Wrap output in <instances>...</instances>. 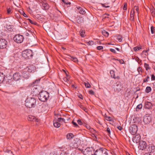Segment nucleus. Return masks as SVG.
<instances>
[{"mask_svg":"<svg viewBox=\"0 0 155 155\" xmlns=\"http://www.w3.org/2000/svg\"><path fill=\"white\" fill-rule=\"evenodd\" d=\"M142 105L141 104H140L137 106L136 109H140L142 108Z\"/></svg>","mask_w":155,"mask_h":155,"instance_id":"a19ab883","label":"nucleus"},{"mask_svg":"<svg viewBox=\"0 0 155 155\" xmlns=\"http://www.w3.org/2000/svg\"><path fill=\"white\" fill-rule=\"evenodd\" d=\"M77 8L80 14L84 15L86 13V12L84 9L81 7L80 6L77 7Z\"/></svg>","mask_w":155,"mask_h":155,"instance_id":"6ab92c4d","label":"nucleus"},{"mask_svg":"<svg viewBox=\"0 0 155 155\" xmlns=\"http://www.w3.org/2000/svg\"><path fill=\"white\" fill-rule=\"evenodd\" d=\"M94 42L92 41H89L87 43V44L88 45H92L94 44Z\"/></svg>","mask_w":155,"mask_h":155,"instance_id":"a18cd8bd","label":"nucleus"},{"mask_svg":"<svg viewBox=\"0 0 155 155\" xmlns=\"http://www.w3.org/2000/svg\"><path fill=\"white\" fill-rule=\"evenodd\" d=\"M106 131L107 132V133H108V134L109 135H110V129L109 127H107V128Z\"/></svg>","mask_w":155,"mask_h":155,"instance_id":"37998d69","label":"nucleus"},{"mask_svg":"<svg viewBox=\"0 0 155 155\" xmlns=\"http://www.w3.org/2000/svg\"><path fill=\"white\" fill-rule=\"evenodd\" d=\"M28 20L29 21V22L31 24L35 25H37V23L34 21H32L30 19H28Z\"/></svg>","mask_w":155,"mask_h":155,"instance_id":"c9c22d12","label":"nucleus"},{"mask_svg":"<svg viewBox=\"0 0 155 155\" xmlns=\"http://www.w3.org/2000/svg\"><path fill=\"white\" fill-rule=\"evenodd\" d=\"M86 127L89 130H90V129H91L90 126L88 125H86Z\"/></svg>","mask_w":155,"mask_h":155,"instance_id":"e2e57ef3","label":"nucleus"},{"mask_svg":"<svg viewBox=\"0 0 155 155\" xmlns=\"http://www.w3.org/2000/svg\"><path fill=\"white\" fill-rule=\"evenodd\" d=\"M61 1L64 4L70 5L71 4V3L68 2V0H61Z\"/></svg>","mask_w":155,"mask_h":155,"instance_id":"473e14b6","label":"nucleus"},{"mask_svg":"<svg viewBox=\"0 0 155 155\" xmlns=\"http://www.w3.org/2000/svg\"><path fill=\"white\" fill-rule=\"evenodd\" d=\"M97 49L98 50H101L103 49V47L102 46H98L97 47Z\"/></svg>","mask_w":155,"mask_h":155,"instance_id":"603ef678","label":"nucleus"},{"mask_svg":"<svg viewBox=\"0 0 155 155\" xmlns=\"http://www.w3.org/2000/svg\"><path fill=\"white\" fill-rule=\"evenodd\" d=\"M127 4L126 3H124V6L123 8V9L124 10H127Z\"/></svg>","mask_w":155,"mask_h":155,"instance_id":"864d4df0","label":"nucleus"},{"mask_svg":"<svg viewBox=\"0 0 155 155\" xmlns=\"http://www.w3.org/2000/svg\"><path fill=\"white\" fill-rule=\"evenodd\" d=\"M37 99L34 97H28L25 101V105L28 108L34 107L36 105Z\"/></svg>","mask_w":155,"mask_h":155,"instance_id":"f257e3e1","label":"nucleus"},{"mask_svg":"<svg viewBox=\"0 0 155 155\" xmlns=\"http://www.w3.org/2000/svg\"><path fill=\"white\" fill-rule=\"evenodd\" d=\"M137 70L139 73V74H141L143 72L142 68L140 67H139L138 68Z\"/></svg>","mask_w":155,"mask_h":155,"instance_id":"7c9ffc66","label":"nucleus"},{"mask_svg":"<svg viewBox=\"0 0 155 155\" xmlns=\"http://www.w3.org/2000/svg\"><path fill=\"white\" fill-rule=\"evenodd\" d=\"M7 13L8 14H9L11 11V9L10 8H7Z\"/></svg>","mask_w":155,"mask_h":155,"instance_id":"8fccbe9b","label":"nucleus"},{"mask_svg":"<svg viewBox=\"0 0 155 155\" xmlns=\"http://www.w3.org/2000/svg\"><path fill=\"white\" fill-rule=\"evenodd\" d=\"M61 152L60 153V155H66V153L65 152L63 151H61Z\"/></svg>","mask_w":155,"mask_h":155,"instance_id":"052dcab7","label":"nucleus"},{"mask_svg":"<svg viewBox=\"0 0 155 155\" xmlns=\"http://www.w3.org/2000/svg\"><path fill=\"white\" fill-rule=\"evenodd\" d=\"M155 149V146L153 145L149 144L147 147L145 151L148 153H153L154 152Z\"/></svg>","mask_w":155,"mask_h":155,"instance_id":"9d476101","label":"nucleus"},{"mask_svg":"<svg viewBox=\"0 0 155 155\" xmlns=\"http://www.w3.org/2000/svg\"><path fill=\"white\" fill-rule=\"evenodd\" d=\"M69 76H68V74H67V76H66V77L65 78H64V80L65 81L67 82L68 83V82L69 83H70V81L69 80Z\"/></svg>","mask_w":155,"mask_h":155,"instance_id":"72a5a7b5","label":"nucleus"},{"mask_svg":"<svg viewBox=\"0 0 155 155\" xmlns=\"http://www.w3.org/2000/svg\"><path fill=\"white\" fill-rule=\"evenodd\" d=\"M5 78V76L3 73L0 72V83L3 82Z\"/></svg>","mask_w":155,"mask_h":155,"instance_id":"4be33fe9","label":"nucleus"},{"mask_svg":"<svg viewBox=\"0 0 155 155\" xmlns=\"http://www.w3.org/2000/svg\"><path fill=\"white\" fill-rule=\"evenodd\" d=\"M151 88L150 86H147L146 87L145 91L147 93H149L151 91Z\"/></svg>","mask_w":155,"mask_h":155,"instance_id":"c756f323","label":"nucleus"},{"mask_svg":"<svg viewBox=\"0 0 155 155\" xmlns=\"http://www.w3.org/2000/svg\"><path fill=\"white\" fill-rule=\"evenodd\" d=\"M94 155H108V153L106 149L101 147L96 150Z\"/></svg>","mask_w":155,"mask_h":155,"instance_id":"7ed1b4c3","label":"nucleus"},{"mask_svg":"<svg viewBox=\"0 0 155 155\" xmlns=\"http://www.w3.org/2000/svg\"><path fill=\"white\" fill-rule=\"evenodd\" d=\"M137 127L136 125L134 124L131 125L129 128L130 133L132 135H134L137 133Z\"/></svg>","mask_w":155,"mask_h":155,"instance_id":"1a4fd4ad","label":"nucleus"},{"mask_svg":"<svg viewBox=\"0 0 155 155\" xmlns=\"http://www.w3.org/2000/svg\"><path fill=\"white\" fill-rule=\"evenodd\" d=\"M72 123L75 127H79L78 125L77 124L76 122H74V121H72Z\"/></svg>","mask_w":155,"mask_h":155,"instance_id":"c03bdc74","label":"nucleus"},{"mask_svg":"<svg viewBox=\"0 0 155 155\" xmlns=\"http://www.w3.org/2000/svg\"><path fill=\"white\" fill-rule=\"evenodd\" d=\"M70 59H71V60L73 61L74 62H77L78 61V60L77 58L75 57H72L71 56H70Z\"/></svg>","mask_w":155,"mask_h":155,"instance_id":"2f4dec72","label":"nucleus"},{"mask_svg":"<svg viewBox=\"0 0 155 155\" xmlns=\"http://www.w3.org/2000/svg\"><path fill=\"white\" fill-rule=\"evenodd\" d=\"M152 106V104L150 102H147L145 103V104L144 107L145 108L150 109L151 108Z\"/></svg>","mask_w":155,"mask_h":155,"instance_id":"f3484780","label":"nucleus"},{"mask_svg":"<svg viewBox=\"0 0 155 155\" xmlns=\"http://www.w3.org/2000/svg\"><path fill=\"white\" fill-rule=\"evenodd\" d=\"M89 93L91 95H94V91L92 90H90L89 91Z\"/></svg>","mask_w":155,"mask_h":155,"instance_id":"09e8293b","label":"nucleus"},{"mask_svg":"<svg viewBox=\"0 0 155 155\" xmlns=\"http://www.w3.org/2000/svg\"><path fill=\"white\" fill-rule=\"evenodd\" d=\"M40 79L39 80H36L34 82H33V84H32L31 85H30V86L31 87H33L34 86L35 84V85H36L40 81Z\"/></svg>","mask_w":155,"mask_h":155,"instance_id":"bb28decb","label":"nucleus"},{"mask_svg":"<svg viewBox=\"0 0 155 155\" xmlns=\"http://www.w3.org/2000/svg\"><path fill=\"white\" fill-rule=\"evenodd\" d=\"M59 48L60 49H62L64 50L66 49L65 48L62 47L61 45H59Z\"/></svg>","mask_w":155,"mask_h":155,"instance_id":"bf43d9fd","label":"nucleus"},{"mask_svg":"<svg viewBox=\"0 0 155 155\" xmlns=\"http://www.w3.org/2000/svg\"><path fill=\"white\" fill-rule=\"evenodd\" d=\"M102 33L103 35L105 37H108L109 35V33L108 32L106 31L105 30H103L102 31Z\"/></svg>","mask_w":155,"mask_h":155,"instance_id":"cd10ccee","label":"nucleus"},{"mask_svg":"<svg viewBox=\"0 0 155 155\" xmlns=\"http://www.w3.org/2000/svg\"><path fill=\"white\" fill-rule=\"evenodd\" d=\"M7 45V42L6 40L3 38H0V48H5Z\"/></svg>","mask_w":155,"mask_h":155,"instance_id":"9b49d317","label":"nucleus"},{"mask_svg":"<svg viewBox=\"0 0 155 155\" xmlns=\"http://www.w3.org/2000/svg\"><path fill=\"white\" fill-rule=\"evenodd\" d=\"M55 116L54 117V125L55 127H58V114H54Z\"/></svg>","mask_w":155,"mask_h":155,"instance_id":"4468645a","label":"nucleus"},{"mask_svg":"<svg viewBox=\"0 0 155 155\" xmlns=\"http://www.w3.org/2000/svg\"><path fill=\"white\" fill-rule=\"evenodd\" d=\"M80 139L79 138H77L74 139L73 142H71L70 145L72 149H76L77 148L79 145Z\"/></svg>","mask_w":155,"mask_h":155,"instance_id":"0eeeda50","label":"nucleus"},{"mask_svg":"<svg viewBox=\"0 0 155 155\" xmlns=\"http://www.w3.org/2000/svg\"><path fill=\"white\" fill-rule=\"evenodd\" d=\"M117 128L120 130H121L122 129V127L120 126L117 127Z\"/></svg>","mask_w":155,"mask_h":155,"instance_id":"774afa93","label":"nucleus"},{"mask_svg":"<svg viewBox=\"0 0 155 155\" xmlns=\"http://www.w3.org/2000/svg\"><path fill=\"white\" fill-rule=\"evenodd\" d=\"M22 74L23 77L24 78L27 79L29 78L28 73L26 71H24Z\"/></svg>","mask_w":155,"mask_h":155,"instance_id":"aec40b11","label":"nucleus"},{"mask_svg":"<svg viewBox=\"0 0 155 155\" xmlns=\"http://www.w3.org/2000/svg\"><path fill=\"white\" fill-rule=\"evenodd\" d=\"M74 136L72 133H69L66 136V138L67 139H71Z\"/></svg>","mask_w":155,"mask_h":155,"instance_id":"5701e85b","label":"nucleus"},{"mask_svg":"<svg viewBox=\"0 0 155 155\" xmlns=\"http://www.w3.org/2000/svg\"><path fill=\"white\" fill-rule=\"evenodd\" d=\"M65 148V147L62 146V147H59V149L61 151H63Z\"/></svg>","mask_w":155,"mask_h":155,"instance_id":"49530a36","label":"nucleus"},{"mask_svg":"<svg viewBox=\"0 0 155 155\" xmlns=\"http://www.w3.org/2000/svg\"><path fill=\"white\" fill-rule=\"evenodd\" d=\"M81 152L84 155H94V150L92 147H87L84 150H82Z\"/></svg>","mask_w":155,"mask_h":155,"instance_id":"20e7f679","label":"nucleus"},{"mask_svg":"<svg viewBox=\"0 0 155 155\" xmlns=\"http://www.w3.org/2000/svg\"><path fill=\"white\" fill-rule=\"evenodd\" d=\"M134 8H135V10H136V11L137 12V14H138V10H139L138 7L137 6H135L134 7Z\"/></svg>","mask_w":155,"mask_h":155,"instance_id":"6e6d98bb","label":"nucleus"},{"mask_svg":"<svg viewBox=\"0 0 155 155\" xmlns=\"http://www.w3.org/2000/svg\"><path fill=\"white\" fill-rule=\"evenodd\" d=\"M22 57L25 59L30 58L33 56L32 51L30 49H27L22 52Z\"/></svg>","mask_w":155,"mask_h":155,"instance_id":"39448f33","label":"nucleus"},{"mask_svg":"<svg viewBox=\"0 0 155 155\" xmlns=\"http://www.w3.org/2000/svg\"><path fill=\"white\" fill-rule=\"evenodd\" d=\"M151 31L152 34H153L154 33V31L155 30V27L153 26H152L151 27Z\"/></svg>","mask_w":155,"mask_h":155,"instance_id":"ea45409f","label":"nucleus"},{"mask_svg":"<svg viewBox=\"0 0 155 155\" xmlns=\"http://www.w3.org/2000/svg\"><path fill=\"white\" fill-rule=\"evenodd\" d=\"M41 5L42 6L43 9L45 10H47L49 8V6L47 3L43 2L42 3L41 2Z\"/></svg>","mask_w":155,"mask_h":155,"instance_id":"a211bd4d","label":"nucleus"},{"mask_svg":"<svg viewBox=\"0 0 155 155\" xmlns=\"http://www.w3.org/2000/svg\"><path fill=\"white\" fill-rule=\"evenodd\" d=\"M80 33L81 35V36L83 37H85V32L84 30H81L80 31Z\"/></svg>","mask_w":155,"mask_h":155,"instance_id":"c85d7f7f","label":"nucleus"},{"mask_svg":"<svg viewBox=\"0 0 155 155\" xmlns=\"http://www.w3.org/2000/svg\"><path fill=\"white\" fill-rule=\"evenodd\" d=\"M110 74L111 77L112 78L113 76H114L115 75V72L114 71L111 70L110 71Z\"/></svg>","mask_w":155,"mask_h":155,"instance_id":"58836bf2","label":"nucleus"},{"mask_svg":"<svg viewBox=\"0 0 155 155\" xmlns=\"http://www.w3.org/2000/svg\"><path fill=\"white\" fill-rule=\"evenodd\" d=\"M78 105L81 108L82 110H84L85 112H87V109L81 103H79L78 104Z\"/></svg>","mask_w":155,"mask_h":155,"instance_id":"393cba45","label":"nucleus"},{"mask_svg":"<svg viewBox=\"0 0 155 155\" xmlns=\"http://www.w3.org/2000/svg\"><path fill=\"white\" fill-rule=\"evenodd\" d=\"M110 51L114 53H116V52L115 51V50L113 48H110Z\"/></svg>","mask_w":155,"mask_h":155,"instance_id":"13d9d810","label":"nucleus"},{"mask_svg":"<svg viewBox=\"0 0 155 155\" xmlns=\"http://www.w3.org/2000/svg\"><path fill=\"white\" fill-rule=\"evenodd\" d=\"M150 80V77L148 75H147L146 78L143 80V82H147L149 81Z\"/></svg>","mask_w":155,"mask_h":155,"instance_id":"f704fd0d","label":"nucleus"},{"mask_svg":"<svg viewBox=\"0 0 155 155\" xmlns=\"http://www.w3.org/2000/svg\"><path fill=\"white\" fill-rule=\"evenodd\" d=\"M106 119L109 121H110L112 120L111 117H110L106 116L105 117Z\"/></svg>","mask_w":155,"mask_h":155,"instance_id":"79ce46f5","label":"nucleus"},{"mask_svg":"<svg viewBox=\"0 0 155 155\" xmlns=\"http://www.w3.org/2000/svg\"><path fill=\"white\" fill-rule=\"evenodd\" d=\"M150 12L152 16H155V9L153 7H152L150 9Z\"/></svg>","mask_w":155,"mask_h":155,"instance_id":"b1692460","label":"nucleus"},{"mask_svg":"<svg viewBox=\"0 0 155 155\" xmlns=\"http://www.w3.org/2000/svg\"><path fill=\"white\" fill-rule=\"evenodd\" d=\"M151 80L152 81L155 80V76L153 74L151 75Z\"/></svg>","mask_w":155,"mask_h":155,"instance_id":"5fc2aeb1","label":"nucleus"},{"mask_svg":"<svg viewBox=\"0 0 155 155\" xmlns=\"http://www.w3.org/2000/svg\"><path fill=\"white\" fill-rule=\"evenodd\" d=\"M119 62H120V64H123L124 62V61L122 59L120 60Z\"/></svg>","mask_w":155,"mask_h":155,"instance_id":"69168bd1","label":"nucleus"},{"mask_svg":"<svg viewBox=\"0 0 155 155\" xmlns=\"http://www.w3.org/2000/svg\"><path fill=\"white\" fill-rule=\"evenodd\" d=\"M143 121L146 124H148L152 121L151 117L148 115H145L143 117Z\"/></svg>","mask_w":155,"mask_h":155,"instance_id":"f8f14e48","label":"nucleus"},{"mask_svg":"<svg viewBox=\"0 0 155 155\" xmlns=\"http://www.w3.org/2000/svg\"><path fill=\"white\" fill-rule=\"evenodd\" d=\"M133 49H134V50L135 51H138L140 49H141V47L137 46V47H134Z\"/></svg>","mask_w":155,"mask_h":155,"instance_id":"4c0bfd02","label":"nucleus"},{"mask_svg":"<svg viewBox=\"0 0 155 155\" xmlns=\"http://www.w3.org/2000/svg\"><path fill=\"white\" fill-rule=\"evenodd\" d=\"M137 137L138 138V141H139V145L138 146L139 149L142 150H145L147 147L146 142L144 141H140V137L139 135Z\"/></svg>","mask_w":155,"mask_h":155,"instance_id":"423d86ee","label":"nucleus"},{"mask_svg":"<svg viewBox=\"0 0 155 155\" xmlns=\"http://www.w3.org/2000/svg\"><path fill=\"white\" fill-rule=\"evenodd\" d=\"M28 120L29 121H32L33 122L36 121L38 122V120L34 116L32 115L28 116Z\"/></svg>","mask_w":155,"mask_h":155,"instance_id":"dca6fc26","label":"nucleus"},{"mask_svg":"<svg viewBox=\"0 0 155 155\" xmlns=\"http://www.w3.org/2000/svg\"><path fill=\"white\" fill-rule=\"evenodd\" d=\"M27 68H28L27 70L28 72L30 73L34 72L35 70V67L33 65L29 66Z\"/></svg>","mask_w":155,"mask_h":155,"instance_id":"2eb2a0df","label":"nucleus"},{"mask_svg":"<svg viewBox=\"0 0 155 155\" xmlns=\"http://www.w3.org/2000/svg\"><path fill=\"white\" fill-rule=\"evenodd\" d=\"M14 41L17 43H22L24 39L23 36L20 35H16L13 38Z\"/></svg>","mask_w":155,"mask_h":155,"instance_id":"6e6552de","label":"nucleus"},{"mask_svg":"<svg viewBox=\"0 0 155 155\" xmlns=\"http://www.w3.org/2000/svg\"><path fill=\"white\" fill-rule=\"evenodd\" d=\"M39 99L41 101L45 102L47 101L49 97V94L45 91H43L39 94Z\"/></svg>","mask_w":155,"mask_h":155,"instance_id":"f03ea898","label":"nucleus"},{"mask_svg":"<svg viewBox=\"0 0 155 155\" xmlns=\"http://www.w3.org/2000/svg\"><path fill=\"white\" fill-rule=\"evenodd\" d=\"M144 68H145L146 71H148V70H150V68L149 66V64L145 63L144 64Z\"/></svg>","mask_w":155,"mask_h":155,"instance_id":"a878e982","label":"nucleus"},{"mask_svg":"<svg viewBox=\"0 0 155 155\" xmlns=\"http://www.w3.org/2000/svg\"><path fill=\"white\" fill-rule=\"evenodd\" d=\"M134 11L131 10L130 12V19L131 21H133L134 20Z\"/></svg>","mask_w":155,"mask_h":155,"instance_id":"412c9836","label":"nucleus"},{"mask_svg":"<svg viewBox=\"0 0 155 155\" xmlns=\"http://www.w3.org/2000/svg\"><path fill=\"white\" fill-rule=\"evenodd\" d=\"M21 77V74L20 73L16 72L13 74V78L15 81H17L20 79Z\"/></svg>","mask_w":155,"mask_h":155,"instance_id":"ddd939ff","label":"nucleus"},{"mask_svg":"<svg viewBox=\"0 0 155 155\" xmlns=\"http://www.w3.org/2000/svg\"><path fill=\"white\" fill-rule=\"evenodd\" d=\"M84 85L87 88H90L91 87V85L88 82H84Z\"/></svg>","mask_w":155,"mask_h":155,"instance_id":"e433bc0d","label":"nucleus"},{"mask_svg":"<svg viewBox=\"0 0 155 155\" xmlns=\"http://www.w3.org/2000/svg\"><path fill=\"white\" fill-rule=\"evenodd\" d=\"M90 130H91V131L93 132V133H95L96 132V131L92 128H91Z\"/></svg>","mask_w":155,"mask_h":155,"instance_id":"338daca9","label":"nucleus"},{"mask_svg":"<svg viewBox=\"0 0 155 155\" xmlns=\"http://www.w3.org/2000/svg\"><path fill=\"white\" fill-rule=\"evenodd\" d=\"M112 78H114V79H117L118 80H119L120 79V78L119 76H115V74L114 75V76H113Z\"/></svg>","mask_w":155,"mask_h":155,"instance_id":"4d7b16f0","label":"nucleus"},{"mask_svg":"<svg viewBox=\"0 0 155 155\" xmlns=\"http://www.w3.org/2000/svg\"><path fill=\"white\" fill-rule=\"evenodd\" d=\"M62 71H63L65 74L66 76H67L68 74L67 73V71L65 69H62Z\"/></svg>","mask_w":155,"mask_h":155,"instance_id":"680f3d73","label":"nucleus"},{"mask_svg":"<svg viewBox=\"0 0 155 155\" xmlns=\"http://www.w3.org/2000/svg\"><path fill=\"white\" fill-rule=\"evenodd\" d=\"M78 124L80 125H82L83 123L80 119H78L77 121Z\"/></svg>","mask_w":155,"mask_h":155,"instance_id":"de8ad7c7","label":"nucleus"},{"mask_svg":"<svg viewBox=\"0 0 155 155\" xmlns=\"http://www.w3.org/2000/svg\"><path fill=\"white\" fill-rule=\"evenodd\" d=\"M64 119L62 118H59V122H64Z\"/></svg>","mask_w":155,"mask_h":155,"instance_id":"3c124183","label":"nucleus"},{"mask_svg":"<svg viewBox=\"0 0 155 155\" xmlns=\"http://www.w3.org/2000/svg\"><path fill=\"white\" fill-rule=\"evenodd\" d=\"M140 60L138 57H137L135 58V60L137 62H138Z\"/></svg>","mask_w":155,"mask_h":155,"instance_id":"0e129e2a","label":"nucleus"}]
</instances>
